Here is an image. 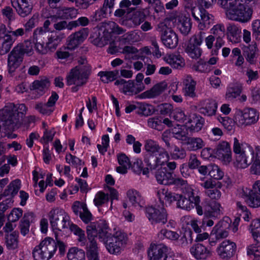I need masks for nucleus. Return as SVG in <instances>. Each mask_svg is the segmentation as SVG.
<instances>
[{"label":"nucleus","instance_id":"52","mask_svg":"<svg viewBox=\"0 0 260 260\" xmlns=\"http://www.w3.org/2000/svg\"><path fill=\"white\" fill-rule=\"evenodd\" d=\"M168 149L170 150L171 156L174 159H183L186 156V151L181 147L176 145H171V147Z\"/></svg>","mask_w":260,"mask_h":260},{"label":"nucleus","instance_id":"8","mask_svg":"<svg viewBox=\"0 0 260 260\" xmlns=\"http://www.w3.org/2000/svg\"><path fill=\"white\" fill-rule=\"evenodd\" d=\"M237 195L243 199L249 207L253 208L260 207V180L255 181L251 189L244 186L239 188Z\"/></svg>","mask_w":260,"mask_h":260},{"label":"nucleus","instance_id":"50","mask_svg":"<svg viewBox=\"0 0 260 260\" xmlns=\"http://www.w3.org/2000/svg\"><path fill=\"white\" fill-rule=\"evenodd\" d=\"M211 179L214 180H221L224 176V172L221 169L214 164H210L209 173L208 175Z\"/></svg>","mask_w":260,"mask_h":260},{"label":"nucleus","instance_id":"62","mask_svg":"<svg viewBox=\"0 0 260 260\" xmlns=\"http://www.w3.org/2000/svg\"><path fill=\"white\" fill-rule=\"evenodd\" d=\"M205 32L200 31L191 37L189 39L188 44H193V45L200 46L205 38Z\"/></svg>","mask_w":260,"mask_h":260},{"label":"nucleus","instance_id":"54","mask_svg":"<svg viewBox=\"0 0 260 260\" xmlns=\"http://www.w3.org/2000/svg\"><path fill=\"white\" fill-rule=\"evenodd\" d=\"M210 209L205 212V214L211 217H218L222 213L223 209L219 203L213 202L210 205Z\"/></svg>","mask_w":260,"mask_h":260},{"label":"nucleus","instance_id":"7","mask_svg":"<svg viewBox=\"0 0 260 260\" xmlns=\"http://www.w3.org/2000/svg\"><path fill=\"white\" fill-rule=\"evenodd\" d=\"M103 241L108 252L111 254L118 255L121 253L126 246L128 237L125 233L121 231H118L113 235L107 237Z\"/></svg>","mask_w":260,"mask_h":260},{"label":"nucleus","instance_id":"22","mask_svg":"<svg viewBox=\"0 0 260 260\" xmlns=\"http://www.w3.org/2000/svg\"><path fill=\"white\" fill-rule=\"evenodd\" d=\"M171 249L162 244H151L147 251L149 260H164V257L168 255Z\"/></svg>","mask_w":260,"mask_h":260},{"label":"nucleus","instance_id":"24","mask_svg":"<svg viewBox=\"0 0 260 260\" xmlns=\"http://www.w3.org/2000/svg\"><path fill=\"white\" fill-rule=\"evenodd\" d=\"M88 32L82 29L71 35L68 38V49L74 50L77 48L87 38Z\"/></svg>","mask_w":260,"mask_h":260},{"label":"nucleus","instance_id":"31","mask_svg":"<svg viewBox=\"0 0 260 260\" xmlns=\"http://www.w3.org/2000/svg\"><path fill=\"white\" fill-rule=\"evenodd\" d=\"M161 40L163 44L170 49L176 48L178 44V35L172 29L169 30L166 33L161 35Z\"/></svg>","mask_w":260,"mask_h":260},{"label":"nucleus","instance_id":"36","mask_svg":"<svg viewBox=\"0 0 260 260\" xmlns=\"http://www.w3.org/2000/svg\"><path fill=\"white\" fill-rule=\"evenodd\" d=\"M217 107L218 104L215 101L208 100L203 102V106L200 109V112L205 116H212L216 114Z\"/></svg>","mask_w":260,"mask_h":260},{"label":"nucleus","instance_id":"37","mask_svg":"<svg viewBox=\"0 0 260 260\" xmlns=\"http://www.w3.org/2000/svg\"><path fill=\"white\" fill-rule=\"evenodd\" d=\"M86 247V254L88 260H100L99 249L94 238H91Z\"/></svg>","mask_w":260,"mask_h":260},{"label":"nucleus","instance_id":"29","mask_svg":"<svg viewBox=\"0 0 260 260\" xmlns=\"http://www.w3.org/2000/svg\"><path fill=\"white\" fill-rule=\"evenodd\" d=\"M155 177L158 183L165 185H172L174 177L172 173L169 172L166 168H160L156 170Z\"/></svg>","mask_w":260,"mask_h":260},{"label":"nucleus","instance_id":"45","mask_svg":"<svg viewBox=\"0 0 260 260\" xmlns=\"http://www.w3.org/2000/svg\"><path fill=\"white\" fill-rule=\"evenodd\" d=\"M67 256L68 260H86L85 251L77 247L71 248Z\"/></svg>","mask_w":260,"mask_h":260},{"label":"nucleus","instance_id":"27","mask_svg":"<svg viewBox=\"0 0 260 260\" xmlns=\"http://www.w3.org/2000/svg\"><path fill=\"white\" fill-rule=\"evenodd\" d=\"M12 5L22 17H25L30 14L32 5L28 0H11Z\"/></svg>","mask_w":260,"mask_h":260},{"label":"nucleus","instance_id":"43","mask_svg":"<svg viewBox=\"0 0 260 260\" xmlns=\"http://www.w3.org/2000/svg\"><path fill=\"white\" fill-rule=\"evenodd\" d=\"M58 17L62 19H72L78 14L77 10L74 8H59L56 12Z\"/></svg>","mask_w":260,"mask_h":260},{"label":"nucleus","instance_id":"61","mask_svg":"<svg viewBox=\"0 0 260 260\" xmlns=\"http://www.w3.org/2000/svg\"><path fill=\"white\" fill-rule=\"evenodd\" d=\"M247 253L252 260H260V247L250 245L247 248Z\"/></svg>","mask_w":260,"mask_h":260},{"label":"nucleus","instance_id":"48","mask_svg":"<svg viewBox=\"0 0 260 260\" xmlns=\"http://www.w3.org/2000/svg\"><path fill=\"white\" fill-rule=\"evenodd\" d=\"M185 51L190 58L196 59L199 58L203 53L200 46L188 44L185 49Z\"/></svg>","mask_w":260,"mask_h":260},{"label":"nucleus","instance_id":"5","mask_svg":"<svg viewBox=\"0 0 260 260\" xmlns=\"http://www.w3.org/2000/svg\"><path fill=\"white\" fill-rule=\"evenodd\" d=\"M90 74V70L86 65H79L73 68L66 77L67 84L68 85H74L71 90L77 92L80 87L85 84Z\"/></svg>","mask_w":260,"mask_h":260},{"label":"nucleus","instance_id":"10","mask_svg":"<svg viewBox=\"0 0 260 260\" xmlns=\"http://www.w3.org/2000/svg\"><path fill=\"white\" fill-rule=\"evenodd\" d=\"M185 7L190 10L192 16L198 22V27L200 30L208 28L210 24L213 23L214 16L205 9H198L194 1L189 4L185 5Z\"/></svg>","mask_w":260,"mask_h":260},{"label":"nucleus","instance_id":"57","mask_svg":"<svg viewBox=\"0 0 260 260\" xmlns=\"http://www.w3.org/2000/svg\"><path fill=\"white\" fill-rule=\"evenodd\" d=\"M103 23V27L108 29V31L116 34L117 35H121L125 32V30L120 27L115 22L113 21L104 22Z\"/></svg>","mask_w":260,"mask_h":260},{"label":"nucleus","instance_id":"3","mask_svg":"<svg viewBox=\"0 0 260 260\" xmlns=\"http://www.w3.org/2000/svg\"><path fill=\"white\" fill-rule=\"evenodd\" d=\"M255 150L248 143L243 142L235 137L233 139V150L234 157L233 164L238 170L245 169L251 164V158Z\"/></svg>","mask_w":260,"mask_h":260},{"label":"nucleus","instance_id":"34","mask_svg":"<svg viewBox=\"0 0 260 260\" xmlns=\"http://www.w3.org/2000/svg\"><path fill=\"white\" fill-rule=\"evenodd\" d=\"M65 37V34L61 32H53L48 36L46 43L51 51L53 52L55 50Z\"/></svg>","mask_w":260,"mask_h":260},{"label":"nucleus","instance_id":"25","mask_svg":"<svg viewBox=\"0 0 260 260\" xmlns=\"http://www.w3.org/2000/svg\"><path fill=\"white\" fill-rule=\"evenodd\" d=\"M19 47H14L8 55V68L9 73H13L23 61V57L19 52Z\"/></svg>","mask_w":260,"mask_h":260},{"label":"nucleus","instance_id":"6","mask_svg":"<svg viewBox=\"0 0 260 260\" xmlns=\"http://www.w3.org/2000/svg\"><path fill=\"white\" fill-rule=\"evenodd\" d=\"M57 250L56 244L53 238L46 237L32 250L35 260H50Z\"/></svg>","mask_w":260,"mask_h":260},{"label":"nucleus","instance_id":"15","mask_svg":"<svg viewBox=\"0 0 260 260\" xmlns=\"http://www.w3.org/2000/svg\"><path fill=\"white\" fill-rule=\"evenodd\" d=\"M214 155L223 165H230L233 160L230 144L225 141H220L214 150Z\"/></svg>","mask_w":260,"mask_h":260},{"label":"nucleus","instance_id":"32","mask_svg":"<svg viewBox=\"0 0 260 260\" xmlns=\"http://www.w3.org/2000/svg\"><path fill=\"white\" fill-rule=\"evenodd\" d=\"M183 83L184 87L183 91L186 96L194 98L196 96L195 92L196 81L190 76H185L183 79Z\"/></svg>","mask_w":260,"mask_h":260},{"label":"nucleus","instance_id":"59","mask_svg":"<svg viewBox=\"0 0 260 260\" xmlns=\"http://www.w3.org/2000/svg\"><path fill=\"white\" fill-rule=\"evenodd\" d=\"M35 108L39 113L44 115H49L54 111V108H52L47 103L44 104L42 103H38L35 105Z\"/></svg>","mask_w":260,"mask_h":260},{"label":"nucleus","instance_id":"14","mask_svg":"<svg viewBox=\"0 0 260 260\" xmlns=\"http://www.w3.org/2000/svg\"><path fill=\"white\" fill-rule=\"evenodd\" d=\"M91 42L95 46L103 47L112 41V35L110 31L103 27L102 22L98 27L94 29V32L90 37Z\"/></svg>","mask_w":260,"mask_h":260},{"label":"nucleus","instance_id":"12","mask_svg":"<svg viewBox=\"0 0 260 260\" xmlns=\"http://www.w3.org/2000/svg\"><path fill=\"white\" fill-rule=\"evenodd\" d=\"M50 224L54 230L61 231L68 228L70 217L64 210L58 208L52 209L48 213Z\"/></svg>","mask_w":260,"mask_h":260},{"label":"nucleus","instance_id":"28","mask_svg":"<svg viewBox=\"0 0 260 260\" xmlns=\"http://www.w3.org/2000/svg\"><path fill=\"white\" fill-rule=\"evenodd\" d=\"M204 123L203 117L197 114H192L189 116L185 125L190 132H198L202 129Z\"/></svg>","mask_w":260,"mask_h":260},{"label":"nucleus","instance_id":"56","mask_svg":"<svg viewBox=\"0 0 260 260\" xmlns=\"http://www.w3.org/2000/svg\"><path fill=\"white\" fill-rule=\"evenodd\" d=\"M16 47H19V52L22 56L24 54L30 56L34 53L33 45L30 41H25L23 44H19Z\"/></svg>","mask_w":260,"mask_h":260},{"label":"nucleus","instance_id":"42","mask_svg":"<svg viewBox=\"0 0 260 260\" xmlns=\"http://www.w3.org/2000/svg\"><path fill=\"white\" fill-rule=\"evenodd\" d=\"M183 144L187 145L189 151H196L201 149L205 145L204 141L199 137H188Z\"/></svg>","mask_w":260,"mask_h":260},{"label":"nucleus","instance_id":"49","mask_svg":"<svg viewBox=\"0 0 260 260\" xmlns=\"http://www.w3.org/2000/svg\"><path fill=\"white\" fill-rule=\"evenodd\" d=\"M157 236L160 239L166 238L171 241H177L180 237L179 234L176 232L166 229H161L157 234Z\"/></svg>","mask_w":260,"mask_h":260},{"label":"nucleus","instance_id":"40","mask_svg":"<svg viewBox=\"0 0 260 260\" xmlns=\"http://www.w3.org/2000/svg\"><path fill=\"white\" fill-rule=\"evenodd\" d=\"M173 137L182 141V143L186 141L188 137V129L185 125L177 124L172 129Z\"/></svg>","mask_w":260,"mask_h":260},{"label":"nucleus","instance_id":"23","mask_svg":"<svg viewBox=\"0 0 260 260\" xmlns=\"http://www.w3.org/2000/svg\"><path fill=\"white\" fill-rule=\"evenodd\" d=\"M190 252L197 260H207L212 254L211 248L200 243L193 245Z\"/></svg>","mask_w":260,"mask_h":260},{"label":"nucleus","instance_id":"21","mask_svg":"<svg viewBox=\"0 0 260 260\" xmlns=\"http://www.w3.org/2000/svg\"><path fill=\"white\" fill-rule=\"evenodd\" d=\"M46 35V30L42 27L37 28L34 31V38L36 40L35 48L36 51L40 54L45 55L51 52V50L48 47L47 43L42 40Z\"/></svg>","mask_w":260,"mask_h":260},{"label":"nucleus","instance_id":"30","mask_svg":"<svg viewBox=\"0 0 260 260\" xmlns=\"http://www.w3.org/2000/svg\"><path fill=\"white\" fill-rule=\"evenodd\" d=\"M230 226V222L225 220L220 221L212 229L211 232L212 236H216L219 240L226 238L229 233L228 229Z\"/></svg>","mask_w":260,"mask_h":260},{"label":"nucleus","instance_id":"11","mask_svg":"<svg viewBox=\"0 0 260 260\" xmlns=\"http://www.w3.org/2000/svg\"><path fill=\"white\" fill-rule=\"evenodd\" d=\"M259 119L257 111L252 108L238 111L235 116V121L241 127H245L256 123Z\"/></svg>","mask_w":260,"mask_h":260},{"label":"nucleus","instance_id":"26","mask_svg":"<svg viewBox=\"0 0 260 260\" xmlns=\"http://www.w3.org/2000/svg\"><path fill=\"white\" fill-rule=\"evenodd\" d=\"M168 84L165 81L155 84L151 89L146 90L139 95V98L151 99L161 94L167 88Z\"/></svg>","mask_w":260,"mask_h":260},{"label":"nucleus","instance_id":"20","mask_svg":"<svg viewBox=\"0 0 260 260\" xmlns=\"http://www.w3.org/2000/svg\"><path fill=\"white\" fill-rule=\"evenodd\" d=\"M211 35L216 38L214 49L212 50V54H217L218 50L224 45L225 27L223 24L218 23L214 25L210 29Z\"/></svg>","mask_w":260,"mask_h":260},{"label":"nucleus","instance_id":"18","mask_svg":"<svg viewBox=\"0 0 260 260\" xmlns=\"http://www.w3.org/2000/svg\"><path fill=\"white\" fill-rule=\"evenodd\" d=\"M169 20L172 21L180 31L184 35H187L191 30L190 19L180 12L172 14L169 17Z\"/></svg>","mask_w":260,"mask_h":260},{"label":"nucleus","instance_id":"16","mask_svg":"<svg viewBox=\"0 0 260 260\" xmlns=\"http://www.w3.org/2000/svg\"><path fill=\"white\" fill-rule=\"evenodd\" d=\"M161 205L162 207L159 208L150 206L146 209V216L152 224L160 223L164 225L167 222L168 213L164 205Z\"/></svg>","mask_w":260,"mask_h":260},{"label":"nucleus","instance_id":"2","mask_svg":"<svg viewBox=\"0 0 260 260\" xmlns=\"http://www.w3.org/2000/svg\"><path fill=\"white\" fill-rule=\"evenodd\" d=\"M253 1L218 0V3L224 9L228 19L246 23L252 18L253 9L248 4Z\"/></svg>","mask_w":260,"mask_h":260},{"label":"nucleus","instance_id":"53","mask_svg":"<svg viewBox=\"0 0 260 260\" xmlns=\"http://www.w3.org/2000/svg\"><path fill=\"white\" fill-rule=\"evenodd\" d=\"M119 74L118 71L100 72L98 75L104 83H108L114 80Z\"/></svg>","mask_w":260,"mask_h":260},{"label":"nucleus","instance_id":"35","mask_svg":"<svg viewBox=\"0 0 260 260\" xmlns=\"http://www.w3.org/2000/svg\"><path fill=\"white\" fill-rule=\"evenodd\" d=\"M127 197L132 206L137 209L142 208L144 201L141 194L137 190L131 189L127 191Z\"/></svg>","mask_w":260,"mask_h":260},{"label":"nucleus","instance_id":"1","mask_svg":"<svg viewBox=\"0 0 260 260\" xmlns=\"http://www.w3.org/2000/svg\"><path fill=\"white\" fill-rule=\"evenodd\" d=\"M156 196L162 205L165 203L170 206L176 202L177 208L187 211L193 209L195 205L201 201L195 190L190 186L186 187L184 196L172 192L166 188L158 189Z\"/></svg>","mask_w":260,"mask_h":260},{"label":"nucleus","instance_id":"19","mask_svg":"<svg viewBox=\"0 0 260 260\" xmlns=\"http://www.w3.org/2000/svg\"><path fill=\"white\" fill-rule=\"evenodd\" d=\"M237 250L236 243L229 240H225L217 247L216 252L221 259L228 260L235 255Z\"/></svg>","mask_w":260,"mask_h":260},{"label":"nucleus","instance_id":"4","mask_svg":"<svg viewBox=\"0 0 260 260\" xmlns=\"http://www.w3.org/2000/svg\"><path fill=\"white\" fill-rule=\"evenodd\" d=\"M144 147L148 155L145 158L144 161L150 169H153L157 166L164 165L170 159L168 151L159 146L158 143L154 140H146Z\"/></svg>","mask_w":260,"mask_h":260},{"label":"nucleus","instance_id":"47","mask_svg":"<svg viewBox=\"0 0 260 260\" xmlns=\"http://www.w3.org/2000/svg\"><path fill=\"white\" fill-rule=\"evenodd\" d=\"M227 32L229 40L233 43H238L239 41L241 29L235 24L229 25L227 27Z\"/></svg>","mask_w":260,"mask_h":260},{"label":"nucleus","instance_id":"38","mask_svg":"<svg viewBox=\"0 0 260 260\" xmlns=\"http://www.w3.org/2000/svg\"><path fill=\"white\" fill-rule=\"evenodd\" d=\"M241 92L242 87L239 84L231 83L227 87L225 98L228 101H233L240 95Z\"/></svg>","mask_w":260,"mask_h":260},{"label":"nucleus","instance_id":"9","mask_svg":"<svg viewBox=\"0 0 260 260\" xmlns=\"http://www.w3.org/2000/svg\"><path fill=\"white\" fill-rule=\"evenodd\" d=\"M26 109L24 104L8 103L0 110V119L8 122V124L16 123L24 114Z\"/></svg>","mask_w":260,"mask_h":260},{"label":"nucleus","instance_id":"58","mask_svg":"<svg viewBox=\"0 0 260 260\" xmlns=\"http://www.w3.org/2000/svg\"><path fill=\"white\" fill-rule=\"evenodd\" d=\"M148 127L158 131L162 129V118L160 116H154L147 119Z\"/></svg>","mask_w":260,"mask_h":260},{"label":"nucleus","instance_id":"44","mask_svg":"<svg viewBox=\"0 0 260 260\" xmlns=\"http://www.w3.org/2000/svg\"><path fill=\"white\" fill-rule=\"evenodd\" d=\"M13 43L10 37L5 34L0 36V55H4L8 53L13 46Z\"/></svg>","mask_w":260,"mask_h":260},{"label":"nucleus","instance_id":"46","mask_svg":"<svg viewBox=\"0 0 260 260\" xmlns=\"http://www.w3.org/2000/svg\"><path fill=\"white\" fill-rule=\"evenodd\" d=\"M249 230L253 240L260 243V219L253 220L249 225Z\"/></svg>","mask_w":260,"mask_h":260},{"label":"nucleus","instance_id":"51","mask_svg":"<svg viewBox=\"0 0 260 260\" xmlns=\"http://www.w3.org/2000/svg\"><path fill=\"white\" fill-rule=\"evenodd\" d=\"M18 233L14 232L6 236V245L9 249H15L18 247Z\"/></svg>","mask_w":260,"mask_h":260},{"label":"nucleus","instance_id":"63","mask_svg":"<svg viewBox=\"0 0 260 260\" xmlns=\"http://www.w3.org/2000/svg\"><path fill=\"white\" fill-rule=\"evenodd\" d=\"M192 69L200 73H208L211 70V67L209 65V63L201 60L198 61L193 64Z\"/></svg>","mask_w":260,"mask_h":260},{"label":"nucleus","instance_id":"41","mask_svg":"<svg viewBox=\"0 0 260 260\" xmlns=\"http://www.w3.org/2000/svg\"><path fill=\"white\" fill-rule=\"evenodd\" d=\"M119 167L116 168L117 172L120 174H126L127 169L131 166V163L129 158L124 153H120L117 155Z\"/></svg>","mask_w":260,"mask_h":260},{"label":"nucleus","instance_id":"64","mask_svg":"<svg viewBox=\"0 0 260 260\" xmlns=\"http://www.w3.org/2000/svg\"><path fill=\"white\" fill-rule=\"evenodd\" d=\"M146 15L143 10H139L135 12L131 19L135 25H139L145 20Z\"/></svg>","mask_w":260,"mask_h":260},{"label":"nucleus","instance_id":"33","mask_svg":"<svg viewBox=\"0 0 260 260\" xmlns=\"http://www.w3.org/2000/svg\"><path fill=\"white\" fill-rule=\"evenodd\" d=\"M164 60L169 64L172 68L180 69L185 66L184 58L178 54H170L164 57Z\"/></svg>","mask_w":260,"mask_h":260},{"label":"nucleus","instance_id":"13","mask_svg":"<svg viewBox=\"0 0 260 260\" xmlns=\"http://www.w3.org/2000/svg\"><path fill=\"white\" fill-rule=\"evenodd\" d=\"M86 230L88 240L91 238H94L98 234L99 238L103 239V240L111 236L107 223L104 220L90 223L87 226Z\"/></svg>","mask_w":260,"mask_h":260},{"label":"nucleus","instance_id":"60","mask_svg":"<svg viewBox=\"0 0 260 260\" xmlns=\"http://www.w3.org/2000/svg\"><path fill=\"white\" fill-rule=\"evenodd\" d=\"M201 180L203 181V182L201 183V186L205 189V190L212 189L215 187H217L218 188H221L222 187V184L220 182H216L214 179L211 178L205 180L203 178L201 179Z\"/></svg>","mask_w":260,"mask_h":260},{"label":"nucleus","instance_id":"55","mask_svg":"<svg viewBox=\"0 0 260 260\" xmlns=\"http://www.w3.org/2000/svg\"><path fill=\"white\" fill-rule=\"evenodd\" d=\"M20 185L21 182L18 179H16L12 181L8 186L7 188L5 190L4 194L5 196H15L20 189Z\"/></svg>","mask_w":260,"mask_h":260},{"label":"nucleus","instance_id":"17","mask_svg":"<svg viewBox=\"0 0 260 260\" xmlns=\"http://www.w3.org/2000/svg\"><path fill=\"white\" fill-rule=\"evenodd\" d=\"M114 84L118 87L121 92L128 95L136 94L145 88L144 84L135 83L133 80L126 81L123 79L117 80Z\"/></svg>","mask_w":260,"mask_h":260},{"label":"nucleus","instance_id":"39","mask_svg":"<svg viewBox=\"0 0 260 260\" xmlns=\"http://www.w3.org/2000/svg\"><path fill=\"white\" fill-rule=\"evenodd\" d=\"M250 172L252 174L260 175V146H255V150L251 158Z\"/></svg>","mask_w":260,"mask_h":260}]
</instances>
